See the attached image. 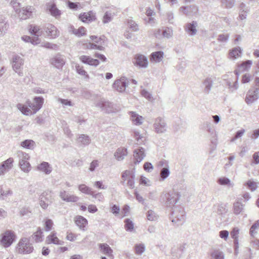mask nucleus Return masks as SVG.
<instances>
[{
    "mask_svg": "<svg viewBox=\"0 0 259 259\" xmlns=\"http://www.w3.org/2000/svg\"><path fill=\"white\" fill-rule=\"evenodd\" d=\"M198 23L196 21L187 23L184 26L185 32L190 36H194L197 33Z\"/></svg>",
    "mask_w": 259,
    "mask_h": 259,
    "instance_id": "obj_14",
    "label": "nucleus"
},
{
    "mask_svg": "<svg viewBox=\"0 0 259 259\" xmlns=\"http://www.w3.org/2000/svg\"><path fill=\"white\" fill-rule=\"evenodd\" d=\"M252 64V61L247 60L238 65V69L241 72L248 71L250 69Z\"/></svg>",
    "mask_w": 259,
    "mask_h": 259,
    "instance_id": "obj_36",
    "label": "nucleus"
},
{
    "mask_svg": "<svg viewBox=\"0 0 259 259\" xmlns=\"http://www.w3.org/2000/svg\"><path fill=\"white\" fill-rule=\"evenodd\" d=\"M15 238V235L13 232L7 231L2 235L0 243L2 246L7 248L9 247L13 242Z\"/></svg>",
    "mask_w": 259,
    "mask_h": 259,
    "instance_id": "obj_7",
    "label": "nucleus"
},
{
    "mask_svg": "<svg viewBox=\"0 0 259 259\" xmlns=\"http://www.w3.org/2000/svg\"><path fill=\"white\" fill-rule=\"evenodd\" d=\"M16 252L19 254H26L32 252L33 247L28 238L23 237L20 239L16 246Z\"/></svg>",
    "mask_w": 259,
    "mask_h": 259,
    "instance_id": "obj_2",
    "label": "nucleus"
},
{
    "mask_svg": "<svg viewBox=\"0 0 259 259\" xmlns=\"http://www.w3.org/2000/svg\"><path fill=\"white\" fill-rule=\"evenodd\" d=\"M258 230H259V220L256 221L251 226L250 229L251 236H254L257 233Z\"/></svg>",
    "mask_w": 259,
    "mask_h": 259,
    "instance_id": "obj_55",
    "label": "nucleus"
},
{
    "mask_svg": "<svg viewBox=\"0 0 259 259\" xmlns=\"http://www.w3.org/2000/svg\"><path fill=\"white\" fill-rule=\"evenodd\" d=\"M79 19L84 23H90L96 19V14L91 11L88 13L80 14L79 16Z\"/></svg>",
    "mask_w": 259,
    "mask_h": 259,
    "instance_id": "obj_21",
    "label": "nucleus"
},
{
    "mask_svg": "<svg viewBox=\"0 0 259 259\" xmlns=\"http://www.w3.org/2000/svg\"><path fill=\"white\" fill-rule=\"evenodd\" d=\"M210 255L212 259H224L223 252L219 249H214Z\"/></svg>",
    "mask_w": 259,
    "mask_h": 259,
    "instance_id": "obj_47",
    "label": "nucleus"
},
{
    "mask_svg": "<svg viewBox=\"0 0 259 259\" xmlns=\"http://www.w3.org/2000/svg\"><path fill=\"white\" fill-rule=\"evenodd\" d=\"M37 169L46 175H49L52 171V167L48 162L44 161L37 166Z\"/></svg>",
    "mask_w": 259,
    "mask_h": 259,
    "instance_id": "obj_28",
    "label": "nucleus"
},
{
    "mask_svg": "<svg viewBox=\"0 0 259 259\" xmlns=\"http://www.w3.org/2000/svg\"><path fill=\"white\" fill-rule=\"evenodd\" d=\"M46 242L48 244L53 243L56 245H62L63 242L59 240L56 236V233L53 232L47 236L46 238Z\"/></svg>",
    "mask_w": 259,
    "mask_h": 259,
    "instance_id": "obj_30",
    "label": "nucleus"
},
{
    "mask_svg": "<svg viewBox=\"0 0 259 259\" xmlns=\"http://www.w3.org/2000/svg\"><path fill=\"white\" fill-rule=\"evenodd\" d=\"M239 234V229L237 228H234L230 233L231 237L234 239H238Z\"/></svg>",
    "mask_w": 259,
    "mask_h": 259,
    "instance_id": "obj_62",
    "label": "nucleus"
},
{
    "mask_svg": "<svg viewBox=\"0 0 259 259\" xmlns=\"http://www.w3.org/2000/svg\"><path fill=\"white\" fill-rule=\"evenodd\" d=\"M79 59V60L83 63L88 64L89 65L97 66L99 64V61L98 60L93 59L89 56H80Z\"/></svg>",
    "mask_w": 259,
    "mask_h": 259,
    "instance_id": "obj_25",
    "label": "nucleus"
},
{
    "mask_svg": "<svg viewBox=\"0 0 259 259\" xmlns=\"http://www.w3.org/2000/svg\"><path fill=\"white\" fill-rule=\"evenodd\" d=\"M217 182L221 185H228L230 187H233V184L231 183L230 180L226 177H222L218 179Z\"/></svg>",
    "mask_w": 259,
    "mask_h": 259,
    "instance_id": "obj_51",
    "label": "nucleus"
},
{
    "mask_svg": "<svg viewBox=\"0 0 259 259\" xmlns=\"http://www.w3.org/2000/svg\"><path fill=\"white\" fill-rule=\"evenodd\" d=\"M52 202V198L50 192H44L39 196V203L42 209H46Z\"/></svg>",
    "mask_w": 259,
    "mask_h": 259,
    "instance_id": "obj_9",
    "label": "nucleus"
},
{
    "mask_svg": "<svg viewBox=\"0 0 259 259\" xmlns=\"http://www.w3.org/2000/svg\"><path fill=\"white\" fill-rule=\"evenodd\" d=\"M226 85L231 92H234L239 88L238 79H235L234 82H231L230 80H227Z\"/></svg>",
    "mask_w": 259,
    "mask_h": 259,
    "instance_id": "obj_42",
    "label": "nucleus"
},
{
    "mask_svg": "<svg viewBox=\"0 0 259 259\" xmlns=\"http://www.w3.org/2000/svg\"><path fill=\"white\" fill-rule=\"evenodd\" d=\"M127 84V79L125 77L115 81L113 84V88L119 92H124Z\"/></svg>",
    "mask_w": 259,
    "mask_h": 259,
    "instance_id": "obj_17",
    "label": "nucleus"
},
{
    "mask_svg": "<svg viewBox=\"0 0 259 259\" xmlns=\"http://www.w3.org/2000/svg\"><path fill=\"white\" fill-rule=\"evenodd\" d=\"M147 219L150 221H155L158 219V215L152 210H149L147 212Z\"/></svg>",
    "mask_w": 259,
    "mask_h": 259,
    "instance_id": "obj_54",
    "label": "nucleus"
},
{
    "mask_svg": "<svg viewBox=\"0 0 259 259\" xmlns=\"http://www.w3.org/2000/svg\"><path fill=\"white\" fill-rule=\"evenodd\" d=\"M185 249V244H182L177 248H172L171 249V253L173 256L177 258H180L182 257Z\"/></svg>",
    "mask_w": 259,
    "mask_h": 259,
    "instance_id": "obj_32",
    "label": "nucleus"
},
{
    "mask_svg": "<svg viewBox=\"0 0 259 259\" xmlns=\"http://www.w3.org/2000/svg\"><path fill=\"white\" fill-rule=\"evenodd\" d=\"M198 11L197 8L195 5L189 6H182L179 9V11L186 16H192Z\"/></svg>",
    "mask_w": 259,
    "mask_h": 259,
    "instance_id": "obj_22",
    "label": "nucleus"
},
{
    "mask_svg": "<svg viewBox=\"0 0 259 259\" xmlns=\"http://www.w3.org/2000/svg\"><path fill=\"white\" fill-rule=\"evenodd\" d=\"M12 194V192L10 190L7 191L3 190L2 188H0V198L2 199H5L9 195Z\"/></svg>",
    "mask_w": 259,
    "mask_h": 259,
    "instance_id": "obj_59",
    "label": "nucleus"
},
{
    "mask_svg": "<svg viewBox=\"0 0 259 259\" xmlns=\"http://www.w3.org/2000/svg\"><path fill=\"white\" fill-rule=\"evenodd\" d=\"M22 40L26 42H31L33 45H36L40 44L41 40L38 37H30L27 35H24L21 37Z\"/></svg>",
    "mask_w": 259,
    "mask_h": 259,
    "instance_id": "obj_37",
    "label": "nucleus"
},
{
    "mask_svg": "<svg viewBox=\"0 0 259 259\" xmlns=\"http://www.w3.org/2000/svg\"><path fill=\"white\" fill-rule=\"evenodd\" d=\"M50 63L55 67L60 69L65 64V61L62 56L57 54L52 57L50 60Z\"/></svg>",
    "mask_w": 259,
    "mask_h": 259,
    "instance_id": "obj_18",
    "label": "nucleus"
},
{
    "mask_svg": "<svg viewBox=\"0 0 259 259\" xmlns=\"http://www.w3.org/2000/svg\"><path fill=\"white\" fill-rule=\"evenodd\" d=\"M122 181L121 183L124 185V183L126 182V185L130 189H133L135 187V169L132 170H126L124 171L122 174Z\"/></svg>",
    "mask_w": 259,
    "mask_h": 259,
    "instance_id": "obj_4",
    "label": "nucleus"
},
{
    "mask_svg": "<svg viewBox=\"0 0 259 259\" xmlns=\"http://www.w3.org/2000/svg\"><path fill=\"white\" fill-rule=\"evenodd\" d=\"M41 46L45 48L53 50H57L58 48V46L56 44L50 43L49 42H45L43 45H42Z\"/></svg>",
    "mask_w": 259,
    "mask_h": 259,
    "instance_id": "obj_60",
    "label": "nucleus"
},
{
    "mask_svg": "<svg viewBox=\"0 0 259 259\" xmlns=\"http://www.w3.org/2000/svg\"><path fill=\"white\" fill-rule=\"evenodd\" d=\"M53 225V222L51 219H47L45 223V230L46 231H50L51 230Z\"/></svg>",
    "mask_w": 259,
    "mask_h": 259,
    "instance_id": "obj_61",
    "label": "nucleus"
},
{
    "mask_svg": "<svg viewBox=\"0 0 259 259\" xmlns=\"http://www.w3.org/2000/svg\"><path fill=\"white\" fill-rule=\"evenodd\" d=\"M141 94L142 95V96L145 97L148 100L151 101L153 100V97H152V95L147 91H146L145 90H143L141 91Z\"/></svg>",
    "mask_w": 259,
    "mask_h": 259,
    "instance_id": "obj_64",
    "label": "nucleus"
},
{
    "mask_svg": "<svg viewBox=\"0 0 259 259\" xmlns=\"http://www.w3.org/2000/svg\"><path fill=\"white\" fill-rule=\"evenodd\" d=\"M42 232L39 228L37 231L32 235V239L36 242H41L42 241Z\"/></svg>",
    "mask_w": 259,
    "mask_h": 259,
    "instance_id": "obj_46",
    "label": "nucleus"
},
{
    "mask_svg": "<svg viewBox=\"0 0 259 259\" xmlns=\"http://www.w3.org/2000/svg\"><path fill=\"white\" fill-rule=\"evenodd\" d=\"M20 145L25 148L32 149L35 146V142L31 140H25L21 143Z\"/></svg>",
    "mask_w": 259,
    "mask_h": 259,
    "instance_id": "obj_43",
    "label": "nucleus"
},
{
    "mask_svg": "<svg viewBox=\"0 0 259 259\" xmlns=\"http://www.w3.org/2000/svg\"><path fill=\"white\" fill-rule=\"evenodd\" d=\"M130 119L133 123L136 125H139L142 124L144 121V118L138 114L136 112L131 111L130 112Z\"/></svg>",
    "mask_w": 259,
    "mask_h": 259,
    "instance_id": "obj_29",
    "label": "nucleus"
},
{
    "mask_svg": "<svg viewBox=\"0 0 259 259\" xmlns=\"http://www.w3.org/2000/svg\"><path fill=\"white\" fill-rule=\"evenodd\" d=\"M154 127L156 133H164L166 131V123L162 118L158 117L155 120Z\"/></svg>",
    "mask_w": 259,
    "mask_h": 259,
    "instance_id": "obj_10",
    "label": "nucleus"
},
{
    "mask_svg": "<svg viewBox=\"0 0 259 259\" xmlns=\"http://www.w3.org/2000/svg\"><path fill=\"white\" fill-rule=\"evenodd\" d=\"M78 190L82 193L87 195H91L92 194V189L87 186L85 184H80L78 185Z\"/></svg>",
    "mask_w": 259,
    "mask_h": 259,
    "instance_id": "obj_50",
    "label": "nucleus"
},
{
    "mask_svg": "<svg viewBox=\"0 0 259 259\" xmlns=\"http://www.w3.org/2000/svg\"><path fill=\"white\" fill-rule=\"evenodd\" d=\"M170 175V171L168 167H163L160 171V181H164Z\"/></svg>",
    "mask_w": 259,
    "mask_h": 259,
    "instance_id": "obj_49",
    "label": "nucleus"
},
{
    "mask_svg": "<svg viewBox=\"0 0 259 259\" xmlns=\"http://www.w3.org/2000/svg\"><path fill=\"white\" fill-rule=\"evenodd\" d=\"M133 63L135 66L139 68H146L148 65L147 58L142 54L135 55Z\"/></svg>",
    "mask_w": 259,
    "mask_h": 259,
    "instance_id": "obj_11",
    "label": "nucleus"
},
{
    "mask_svg": "<svg viewBox=\"0 0 259 259\" xmlns=\"http://www.w3.org/2000/svg\"><path fill=\"white\" fill-rule=\"evenodd\" d=\"M173 219L172 222L182 225L185 219V212L182 207H176L172 212Z\"/></svg>",
    "mask_w": 259,
    "mask_h": 259,
    "instance_id": "obj_8",
    "label": "nucleus"
},
{
    "mask_svg": "<svg viewBox=\"0 0 259 259\" xmlns=\"http://www.w3.org/2000/svg\"><path fill=\"white\" fill-rule=\"evenodd\" d=\"M9 25L3 15H0V36H3L9 28Z\"/></svg>",
    "mask_w": 259,
    "mask_h": 259,
    "instance_id": "obj_27",
    "label": "nucleus"
},
{
    "mask_svg": "<svg viewBox=\"0 0 259 259\" xmlns=\"http://www.w3.org/2000/svg\"><path fill=\"white\" fill-rule=\"evenodd\" d=\"M173 31L171 28H166L163 31L162 35L164 37L169 38L172 36Z\"/></svg>",
    "mask_w": 259,
    "mask_h": 259,
    "instance_id": "obj_63",
    "label": "nucleus"
},
{
    "mask_svg": "<svg viewBox=\"0 0 259 259\" xmlns=\"http://www.w3.org/2000/svg\"><path fill=\"white\" fill-rule=\"evenodd\" d=\"M90 139L89 137L86 135L82 134L77 139L78 143H81L84 145H89L90 143Z\"/></svg>",
    "mask_w": 259,
    "mask_h": 259,
    "instance_id": "obj_45",
    "label": "nucleus"
},
{
    "mask_svg": "<svg viewBox=\"0 0 259 259\" xmlns=\"http://www.w3.org/2000/svg\"><path fill=\"white\" fill-rule=\"evenodd\" d=\"M75 68L76 72L79 75L83 76L85 78H89V75L88 74L87 72L85 71V70L83 69V67L82 66H80L79 65H76Z\"/></svg>",
    "mask_w": 259,
    "mask_h": 259,
    "instance_id": "obj_53",
    "label": "nucleus"
},
{
    "mask_svg": "<svg viewBox=\"0 0 259 259\" xmlns=\"http://www.w3.org/2000/svg\"><path fill=\"white\" fill-rule=\"evenodd\" d=\"M44 30L47 35L52 38H55L59 36V31L58 29L52 24H47L46 25Z\"/></svg>",
    "mask_w": 259,
    "mask_h": 259,
    "instance_id": "obj_15",
    "label": "nucleus"
},
{
    "mask_svg": "<svg viewBox=\"0 0 259 259\" xmlns=\"http://www.w3.org/2000/svg\"><path fill=\"white\" fill-rule=\"evenodd\" d=\"M127 25L128 27L133 31H138L139 30L138 24L132 19L128 20Z\"/></svg>",
    "mask_w": 259,
    "mask_h": 259,
    "instance_id": "obj_52",
    "label": "nucleus"
},
{
    "mask_svg": "<svg viewBox=\"0 0 259 259\" xmlns=\"http://www.w3.org/2000/svg\"><path fill=\"white\" fill-rule=\"evenodd\" d=\"M17 155L19 158V165L21 169L25 172H28L31 169L30 164L28 162L29 159L28 154L22 151H19Z\"/></svg>",
    "mask_w": 259,
    "mask_h": 259,
    "instance_id": "obj_5",
    "label": "nucleus"
},
{
    "mask_svg": "<svg viewBox=\"0 0 259 259\" xmlns=\"http://www.w3.org/2000/svg\"><path fill=\"white\" fill-rule=\"evenodd\" d=\"M96 106L100 108L102 110L104 111L107 112H110L112 111L111 110V103L109 102L108 101H106L104 99H101L99 101H98Z\"/></svg>",
    "mask_w": 259,
    "mask_h": 259,
    "instance_id": "obj_24",
    "label": "nucleus"
},
{
    "mask_svg": "<svg viewBox=\"0 0 259 259\" xmlns=\"http://www.w3.org/2000/svg\"><path fill=\"white\" fill-rule=\"evenodd\" d=\"M34 10V9L33 7L27 6L25 8L23 7L21 9L19 12H18V10H16V11L20 19L25 20L29 18L32 16Z\"/></svg>",
    "mask_w": 259,
    "mask_h": 259,
    "instance_id": "obj_12",
    "label": "nucleus"
},
{
    "mask_svg": "<svg viewBox=\"0 0 259 259\" xmlns=\"http://www.w3.org/2000/svg\"><path fill=\"white\" fill-rule=\"evenodd\" d=\"M99 248L101 252L108 257H113L112 249L111 247L106 243H101L99 244Z\"/></svg>",
    "mask_w": 259,
    "mask_h": 259,
    "instance_id": "obj_33",
    "label": "nucleus"
},
{
    "mask_svg": "<svg viewBox=\"0 0 259 259\" xmlns=\"http://www.w3.org/2000/svg\"><path fill=\"white\" fill-rule=\"evenodd\" d=\"M69 32H71L78 37H80L85 34V28L83 27H80L78 29H75L73 26L69 27Z\"/></svg>",
    "mask_w": 259,
    "mask_h": 259,
    "instance_id": "obj_35",
    "label": "nucleus"
},
{
    "mask_svg": "<svg viewBox=\"0 0 259 259\" xmlns=\"http://www.w3.org/2000/svg\"><path fill=\"white\" fill-rule=\"evenodd\" d=\"M242 54V50L240 48L237 47L233 49L229 53V57L232 59H235L240 57Z\"/></svg>",
    "mask_w": 259,
    "mask_h": 259,
    "instance_id": "obj_41",
    "label": "nucleus"
},
{
    "mask_svg": "<svg viewBox=\"0 0 259 259\" xmlns=\"http://www.w3.org/2000/svg\"><path fill=\"white\" fill-rule=\"evenodd\" d=\"M125 229L127 231L132 232L134 230V223L128 219L124 220Z\"/></svg>",
    "mask_w": 259,
    "mask_h": 259,
    "instance_id": "obj_57",
    "label": "nucleus"
},
{
    "mask_svg": "<svg viewBox=\"0 0 259 259\" xmlns=\"http://www.w3.org/2000/svg\"><path fill=\"white\" fill-rule=\"evenodd\" d=\"M136 253L141 255L145 250V246L143 244H137L135 246Z\"/></svg>",
    "mask_w": 259,
    "mask_h": 259,
    "instance_id": "obj_56",
    "label": "nucleus"
},
{
    "mask_svg": "<svg viewBox=\"0 0 259 259\" xmlns=\"http://www.w3.org/2000/svg\"><path fill=\"white\" fill-rule=\"evenodd\" d=\"M180 196L178 192L174 191L167 193L164 192L161 194L160 199L165 202L167 206L171 207L178 202Z\"/></svg>",
    "mask_w": 259,
    "mask_h": 259,
    "instance_id": "obj_3",
    "label": "nucleus"
},
{
    "mask_svg": "<svg viewBox=\"0 0 259 259\" xmlns=\"http://www.w3.org/2000/svg\"><path fill=\"white\" fill-rule=\"evenodd\" d=\"M75 224L80 229L84 231L85 227L88 224L86 219L82 216L79 215L75 218Z\"/></svg>",
    "mask_w": 259,
    "mask_h": 259,
    "instance_id": "obj_34",
    "label": "nucleus"
},
{
    "mask_svg": "<svg viewBox=\"0 0 259 259\" xmlns=\"http://www.w3.org/2000/svg\"><path fill=\"white\" fill-rule=\"evenodd\" d=\"M46 7L47 11L52 16L55 17L56 19L60 18L61 15V11L57 8L54 3H47L46 5Z\"/></svg>",
    "mask_w": 259,
    "mask_h": 259,
    "instance_id": "obj_13",
    "label": "nucleus"
},
{
    "mask_svg": "<svg viewBox=\"0 0 259 259\" xmlns=\"http://www.w3.org/2000/svg\"><path fill=\"white\" fill-rule=\"evenodd\" d=\"M259 89L256 88L254 90H249L246 97V102L247 104L252 103L258 97Z\"/></svg>",
    "mask_w": 259,
    "mask_h": 259,
    "instance_id": "obj_23",
    "label": "nucleus"
},
{
    "mask_svg": "<svg viewBox=\"0 0 259 259\" xmlns=\"http://www.w3.org/2000/svg\"><path fill=\"white\" fill-rule=\"evenodd\" d=\"M29 32L33 37H39L42 33V30L40 28L39 26L37 25H30L29 28Z\"/></svg>",
    "mask_w": 259,
    "mask_h": 259,
    "instance_id": "obj_39",
    "label": "nucleus"
},
{
    "mask_svg": "<svg viewBox=\"0 0 259 259\" xmlns=\"http://www.w3.org/2000/svg\"><path fill=\"white\" fill-rule=\"evenodd\" d=\"M24 64L23 59L18 55H15L12 58V67L14 71L18 74L19 76H22L23 65Z\"/></svg>",
    "mask_w": 259,
    "mask_h": 259,
    "instance_id": "obj_6",
    "label": "nucleus"
},
{
    "mask_svg": "<svg viewBox=\"0 0 259 259\" xmlns=\"http://www.w3.org/2000/svg\"><path fill=\"white\" fill-rule=\"evenodd\" d=\"M134 163L137 164L141 162L146 156L145 149L142 147H140L134 151Z\"/></svg>",
    "mask_w": 259,
    "mask_h": 259,
    "instance_id": "obj_16",
    "label": "nucleus"
},
{
    "mask_svg": "<svg viewBox=\"0 0 259 259\" xmlns=\"http://www.w3.org/2000/svg\"><path fill=\"white\" fill-rule=\"evenodd\" d=\"M59 196L63 200L68 202H75L79 200L78 196L69 194L65 190L60 191Z\"/></svg>",
    "mask_w": 259,
    "mask_h": 259,
    "instance_id": "obj_20",
    "label": "nucleus"
},
{
    "mask_svg": "<svg viewBox=\"0 0 259 259\" xmlns=\"http://www.w3.org/2000/svg\"><path fill=\"white\" fill-rule=\"evenodd\" d=\"M113 17V14L110 12H106L103 18V22L104 23H107L110 22Z\"/></svg>",
    "mask_w": 259,
    "mask_h": 259,
    "instance_id": "obj_58",
    "label": "nucleus"
},
{
    "mask_svg": "<svg viewBox=\"0 0 259 259\" xmlns=\"http://www.w3.org/2000/svg\"><path fill=\"white\" fill-rule=\"evenodd\" d=\"M127 154V149L123 147L118 148L114 153V156L118 161H121Z\"/></svg>",
    "mask_w": 259,
    "mask_h": 259,
    "instance_id": "obj_31",
    "label": "nucleus"
},
{
    "mask_svg": "<svg viewBox=\"0 0 259 259\" xmlns=\"http://www.w3.org/2000/svg\"><path fill=\"white\" fill-rule=\"evenodd\" d=\"M13 161L12 158H9L2 163L0 166V176L4 175L12 168Z\"/></svg>",
    "mask_w": 259,
    "mask_h": 259,
    "instance_id": "obj_19",
    "label": "nucleus"
},
{
    "mask_svg": "<svg viewBox=\"0 0 259 259\" xmlns=\"http://www.w3.org/2000/svg\"><path fill=\"white\" fill-rule=\"evenodd\" d=\"M163 57V52L162 51H158L153 52L151 55L150 60L151 61L155 62H159L162 60Z\"/></svg>",
    "mask_w": 259,
    "mask_h": 259,
    "instance_id": "obj_40",
    "label": "nucleus"
},
{
    "mask_svg": "<svg viewBox=\"0 0 259 259\" xmlns=\"http://www.w3.org/2000/svg\"><path fill=\"white\" fill-rule=\"evenodd\" d=\"M244 205L239 201L233 204V212L235 214H240L243 210Z\"/></svg>",
    "mask_w": 259,
    "mask_h": 259,
    "instance_id": "obj_44",
    "label": "nucleus"
},
{
    "mask_svg": "<svg viewBox=\"0 0 259 259\" xmlns=\"http://www.w3.org/2000/svg\"><path fill=\"white\" fill-rule=\"evenodd\" d=\"M133 137L139 144L143 143L146 139L143 134H141L137 130H134L133 131Z\"/></svg>",
    "mask_w": 259,
    "mask_h": 259,
    "instance_id": "obj_48",
    "label": "nucleus"
},
{
    "mask_svg": "<svg viewBox=\"0 0 259 259\" xmlns=\"http://www.w3.org/2000/svg\"><path fill=\"white\" fill-rule=\"evenodd\" d=\"M44 99L42 97H35L32 101H27L26 105L19 103L17 107L24 115H29L36 113L44 104Z\"/></svg>",
    "mask_w": 259,
    "mask_h": 259,
    "instance_id": "obj_1",
    "label": "nucleus"
},
{
    "mask_svg": "<svg viewBox=\"0 0 259 259\" xmlns=\"http://www.w3.org/2000/svg\"><path fill=\"white\" fill-rule=\"evenodd\" d=\"M207 132L210 134L211 136V143L214 144L215 146L217 145V132L211 127V125L209 124L207 125Z\"/></svg>",
    "mask_w": 259,
    "mask_h": 259,
    "instance_id": "obj_38",
    "label": "nucleus"
},
{
    "mask_svg": "<svg viewBox=\"0 0 259 259\" xmlns=\"http://www.w3.org/2000/svg\"><path fill=\"white\" fill-rule=\"evenodd\" d=\"M213 83V79L211 77H206L202 82V88L203 92L208 94L212 87Z\"/></svg>",
    "mask_w": 259,
    "mask_h": 259,
    "instance_id": "obj_26",
    "label": "nucleus"
}]
</instances>
